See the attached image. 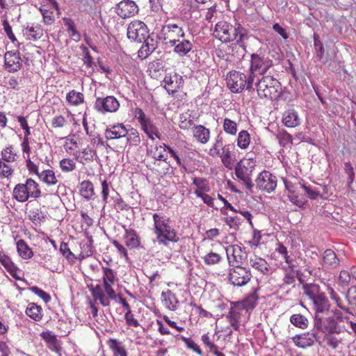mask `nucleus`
Wrapping results in <instances>:
<instances>
[{
    "mask_svg": "<svg viewBox=\"0 0 356 356\" xmlns=\"http://www.w3.org/2000/svg\"><path fill=\"white\" fill-rule=\"evenodd\" d=\"M63 21L66 27V31L69 33L70 35L76 41L81 39V34L76 29V25L74 20L69 17H63Z\"/></svg>",
    "mask_w": 356,
    "mask_h": 356,
    "instance_id": "obj_47",
    "label": "nucleus"
},
{
    "mask_svg": "<svg viewBox=\"0 0 356 356\" xmlns=\"http://www.w3.org/2000/svg\"><path fill=\"white\" fill-rule=\"evenodd\" d=\"M303 290L304 293L312 300L324 293L321 291L319 285L314 283L304 284Z\"/></svg>",
    "mask_w": 356,
    "mask_h": 356,
    "instance_id": "obj_45",
    "label": "nucleus"
},
{
    "mask_svg": "<svg viewBox=\"0 0 356 356\" xmlns=\"http://www.w3.org/2000/svg\"><path fill=\"white\" fill-rule=\"evenodd\" d=\"M273 66V60L270 58L264 48L260 47L256 52L250 55L249 68L250 74L255 75V72L264 74Z\"/></svg>",
    "mask_w": 356,
    "mask_h": 356,
    "instance_id": "obj_6",
    "label": "nucleus"
},
{
    "mask_svg": "<svg viewBox=\"0 0 356 356\" xmlns=\"http://www.w3.org/2000/svg\"><path fill=\"white\" fill-rule=\"evenodd\" d=\"M41 195L39 184L32 178H27L24 183L16 184L12 193L13 199L20 203H24L30 198H39Z\"/></svg>",
    "mask_w": 356,
    "mask_h": 356,
    "instance_id": "obj_5",
    "label": "nucleus"
},
{
    "mask_svg": "<svg viewBox=\"0 0 356 356\" xmlns=\"http://www.w3.org/2000/svg\"><path fill=\"white\" fill-rule=\"evenodd\" d=\"M185 33L181 26L177 24L165 23L161 26V31L156 35L157 40L167 42V40H177L184 38Z\"/></svg>",
    "mask_w": 356,
    "mask_h": 356,
    "instance_id": "obj_10",
    "label": "nucleus"
},
{
    "mask_svg": "<svg viewBox=\"0 0 356 356\" xmlns=\"http://www.w3.org/2000/svg\"><path fill=\"white\" fill-rule=\"evenodd\" d=\"M257 302V298L254 295L250 296L244 299L241 303H239L243 310H245L246 312L249 310H252Z\"/></svg>",
    "mask_w": 356,
    "mask_h": 356,
    "instance_id": "obj_56",
    "label": "nucleus"
},
{
    "mask_svg": "<svg viewBox=\"0 0 356 356\" xmlns=\"http://www.w3.org/2000/svg\"><path fill=\"white\" fill-rule=\"evenodd\" d=\"M323 264L330 268H336L340 264V260L332 249L325 250L323 257Z\"/></svg>",
    "mask_w": 356,
    "mask_h": 356,
    "instance_id": "obj_38",
    "label": "nucleus"
},
{
    "mask_svg": "<svg viewBox=\"0 0 356 356\" xmlns=\"http://www.w3.org/2000/svg\"><path fill=\"white\" fill-rule=\"evenodd\" d=\"M314 327L325 334H339L341 331L334 316L323 317L318 314H315Z\"/></svg>",
    "mask_w": 356,
    "mask_h": 356,
    "instance_id": "obj_12",
    "label": "nucleus"
},
{
    "mask_svg": "<svg viewBox=\"0 0 356 356\" xmlns=\"http://www.w3.org/2000/svg\"><path fill=\"white\" fill-rule=\"evenodd\" d=\"M30 290L35 295L40 298L45 303H48L51 301V298L50 295L39 287L34 286L31 287Z\"/></svg>",
    "mask_w": 356,
    "mask_h": 356,
    "instance_id": "obj_60",
    "label": "nucleus"
},
{
    "mask_svg": "<svg viewBox=\"0 0 356 356\" xmlns=\"http://www.w3.org/2000/svg\"><path fill=\"white\" fill-rule=\"evenodd\" d=\"M181 340L184 342L186 346L191 350H193L199 355H202L203 352L200 346L191 339L182 336Z\"/></svg>",
    "mask_w": 356,
    "mask_h": 356,
    "instance_id": "obj_59",
    "label": "nucleus"
},
{
    "mask_svg": "<svg viewBox=\"0 0 356 356\" xmlns=\"http://www.w3.org/2000/svg\"><path fill=\"white\" fill-rule=\"evenodd\" d=\"M127 136V142L129 145L138 146L140 143V137L139 132L136 129L131 128L128 130Z\"/></svg>",
    "mask_w": 356,
    "mask_h": 356,
    "instance_id": "obj_51",
    "label": "nucleus"
},
{
    "mask_svg": "<svg viewBox=\"0 0 356 356\" xmlns=\"http://www.w3.org/2000/svg\"><path fill=\"white\" fill-rule=\"evenodd\" d=\"M255 183L259 190L270 193L275 190L277 178L270 172L263 170L258 175Z\"/></svg>",
    "mask_w": 356,
    "mask_h": 356,
    "instance_id": "obj_13",
    "label": "nucleus"
},
{
    "mask_svg": "<svg viewBox=\"0 0 356 356\" xmlns=\"http://www.w3.org/2000/svg\"><path fill=\"white\" fill-rule=\"evenodd\" d=\"M168 77L165 78V82L168 84L170 83L172 87H175L177 89H180L184 87V81L183 76L179 74L175 73L169 77V80H168Z\"/></svg>",
    "mask_w": 356,
    "mask_h": 356,
    "instance_id": "obj_55",
    "label": "nucleus"
},
{
    "mask_svg": "<svg viewBox=\"0 0 356 356\" xmlns=\"http://www.w3.org/2000/svg\"><path fill=\"white\" fill-rule=\"evenodd\" d=\"M59 167L63 172H70L76 169V164L73 159L65 158L60 161Z\"/></svg>",
    "mask_w": 356,
    "mask_h": 356,
    "instance_id": "obj_54",
    "label": "nucleus"
},
{
    "mask_svg": "<svg viewBox=\"0 0 356 356\" xmlns=\"http://www.w3.org/2000/svg\"><path fill=\"white\" fill-rule=\"evenodd\" d=\"M4 66L9 72H15L22 67V60L19 51H8L4 54Z\"/></svg>",
    "mask_w": 356,
    "mask_h": 356,
    "instance_id": "obj_18",
    "label": "nucleus"
},
{
    "mask_svg": "<svg viewBox=\"0 0 356 356\" xmlns=\"http://www.w3.org/2000/svg\"><path fill=\"white\" fill-rule=\"evenodd\" d=\"M67 102L72 106H77L84 101L83 93L76 90H70L66 95Z\"/></svg>",
    "mask_w": 356,
    "mask_h": 356,
    "instance_id": "obj_48",
    "label": "nucleus"
},
{
    "mask_svg": "<svg viewBox=\"0 0 356 356\" xmlns=\"http://www.w3.org/2000/svg\"><path fill=\"white\" fill-rule=\"evenodd\" d=\"M38 177L40 181L48 187L54 186L59 181L55 172L51 169L41 171Z\"/></svg>",
    "mask_w": 356,
    "mask_h": 356,
    "instance_id": "obj_32",
    "label": "nucleus"
},
{
    "mask_svg": "<svg viewBox=\"0 0 356 356\" xmlns=\"http://www.w3.org/2000/svg\"><path fill=\"white\" fill-rule=\"evenodd\" d=\"M290 321L294 326L301 329H305L308 326V320L300 314H293L290 317Z\"/></svg>",
    "mask_w": 356,
    "mask_h": 356,
    "instance_id": "obj_49",
    "label": "nucleus"
},
{
    "mask_svg": "<svg viewBox=\"0 0 356 356\" xmlns=\"http://www.w3.org/2000/svg\"><path fill=\"white\" fill-rule=\"evenodd\" d=\"M221 259L220 254L211 252L204 257V261L207 265H214L218 264Z\"/></svg>",
    "mask_w": 356,
    "mask_h": 356,
    "instance_id": "obj_63",
    "label": "nucleus"
},
{
    "mask_svg": "<svg viewBox=\"0 0 356 356\" xmlns=\"http://www.w3.org/2000/svg\"><path fill=\"white\" fill-rule=\"evenodd\" d=\"M79 193L86 200H91L95 195L93 184L89 180H84L81 182Z\"/></svg>",
    "mask_w": 356,
    "mask_h": 356,
    "instance_id": "obj_40",
    "label": "nucleus"
},
{
    "mask_svg": "<svg viewBox=\"0 0 356 356\" xmlns=\"http://www.w3.org/2000/svg\"><path fill=\"white\" fill-rule=\"evenodd\" d=\"M256 75L245 74L232 70L226 76L227 86L228 89H254V82Z\"/></svg>",
    "mask_w": 356,
    "mask_h": 356,
    "instance_id": "obj_7",
    "label": "nucleus"
},
{
    "mask_svg": "<svg viewBox=\"0 0 356 356\" xmlns=\"http://www.w3.org/2000/svg\"><path fill=\"white\" fill-rule=\"evenodd\" d=\"M95 104L97 109L102 112H115L120 106L118 101L113 96H108L105 98H97Z\"/></svg>",
    "mask_w": 356,
    "mask_h": 356,
    "instance_id": "obj_20",
    "label": "nucleus"
},
{
    "mask_svg": "<svg viewBox=\"0 0 356 356\" xmlns=\"http://www.w3.org/2000/svg\"><path fill=\"white\" fill-rule=\"evenodd\" d=\"M124 238L126 245L131 249L137 248L140 245V236L133 229H125Z\"/></svg>",
    "mask_w": 356,
    "mask_h": 356,
    "instance_id": "obj_36",
    "label": "nucleus"
},
{
    "mask_svg": "<svg viewBox=\"0 0 356 356\" xmlns=\"http://www.w3.org/2000/svg\"><path fill=\"white\" fill-rule=\"evenodd\" d=\"M315 314H323L328 312L330 308V303L325 293L312 300Z\"/></svg>",
    "mask_w": 356,
    "mask_h": 356,
    "instance_id": "obj_29",
    "label": "nucleus"
},
{
    "mask_svg": "<svg viewBox=\"0 0 356 356\" xmlns=\"http://www.w3.org/2000/svg\"><path fill=\"white\" fill-rule=\"evenodd\" d=\"M17 250L22 259H31L33 256V252L32 249L23 239H20L17 242Z\"/></svg>",
    "mask_w": 356,
    "mask_h": 356,
    "instance_id": "obj_46",
    "label": "nucleus"
},
{
    "mask_svg": "<svg viewBox=\"0 0 356 356\" xmlns=\"http://www.w3.org/2000/svg\"><path fill=\"white\" fill-rule=\"evenodd\" d=\"M223 221L232 229H237L241 224V219L238 216H227Z\"/></svg>",
    "mask_w": 356,
    "mask_h": 356,
    "instance_id": "obj_64",
    "label": "nucleus"
},
{
    "mask_svg": "<svg viewBox=\"0 0 356 356\" xmlns=\"http://www.w3.org/2000/svg\"><path fill=\"white\" fill-rule=\"evenodd\" d=\"M161 299L163 307L169 311L175 312L179 306L177 296L170 289L161 293Z\"/></svg>",
    "mask_w": 356,
    "mask_h": 356,
    "instance_id": "obj_23",
    "label": "nucleus"
},
{
    "mask_svg": "<svg viewBox=\"0 0 356 356\" xmlns=\"http://www.w3.org/2000/svg\"><path fill=\"white\" fill-rule=\"evenodd\" d=\"M250 143V136L247 131L242 130L238 133L237 145L241 149H246Z\"/></svg>",
    "mask_w": 356,
    "mask_h": 356,
    "instance_id": "obj_52",
    "label": "nucleus"
},
{
    "mask_svg": "<svg viewBox=\"0 0 356 356\" xmlns=\"http://www.w3.org/2000/svg\"><path fill=\"white\" fill-rule=\"evenodd\" d=\"M254 166L255 165H250V162L245 164L243 161H240L235 166V175L237 179L241 181L250 191H252L254 186L252 176Z\"/></svg>",
    "mask_w": 356,
    "mask_h": 356,
    "instance_id": "obj_11",
    "label": "nucleus"
},
{
    "mask_svg": "<svg viewBox=\"0 0 356 356\" xmlns=\"http://www.w3.org/2000/svg\"><path fill=\"white\" fill-rule=\"evenodd\" d=\"M133 115L140 124L141 129L147 134L149 138L154 140L155 136L160 139L158 128L154 124L151 119L145 115L142 108H135L133 111Z\"/></svg>",
    "mask_w": 356,
    "mask_h": 356,
    "instance_id": "obj_8",
    "label": "nucleus"
},
{
    "mask_svg": "<svg viewBox=\"0 0 356 356\" xmlns=\"http://www.w3.org/2000/svg\"><path fill=\"white\" fill-rule=\"evenodd\" d=\"M213 337V335H211L209 332L202 334L201 337L202 343L211 353L218 348L214 343Z\"/></svg>",
    "mask_w": 356,
    "mask_h": 356,
    "instance_id": "obj_53",
    "label": "nucleus"
},
{
    "mask_svg": "<svg viewBox=\"0 0 356 356\" xmlns=\"http://www.w3.org/2000/svg\"><path fill=\"white\" fill-rule=\"evenodd\" d=\"M41 338L45 341L48 348L59 355H61L62 347L56 336L49 331H44L40 334Z\"/></svg>",
    "mask_w": 356,
    "mask_h": 356,
    "instance_id": "obj_25",
    "label": "nucleus"
},
{
    "mask_svg": "<svg viewBox=\"0 0 356 356\" xmlns=\"http://www.w3.org/2000/svg\"><path fill=\"white\" fill-rule=\"evenodd\" d=\"M250 266L263 275H268L270 273V266L264 258L256 254L250 256Z\"/></svg>",
    "mask_w": 356,
    "mask_h": 356,
    "instance_id": "obj_22",
    "label": "nucleus"
},
{
    "mask_svg": "<svg viewBox=\"0 0 356 356\" xmlns=\"http://www.w3.org/2000/svg\"><path fill=\"white\" fill-rule=\"evenodd\" d=\"M148 33L149 29L143 22L134 20L128 25L127 35L131 42L142 43L147 38Z\"/></svg>",
    "mask_w": 356,
    "mask_h": 356,
    "instance_id": "obj_9",
    "label": "nucleus"
},
{
    "mask_svg": "<svg viewBox=\"0 0 356 356\" xmlns=\"http://www.w3.org/2000/svg\"><path fill=\"white\" fill-rule=\"evenodd\" d=\"M220 157L225 168L229 170L233 169L236 162V156L229 148L222 149V152L220 155Z\"/></svg>",
    "mask_w": 356,
    "mask_h": 356,
    "instance_id": "obj_42",
    "label": "nucleus"
},
{
    "mask_svg": "<svg viewBox=\"0 0 356 356\" xmlns=\"http://www.w3.org/2000/svg\"><path fill=\"white\" fill-rule=\"evenodd\" d=\"M2 159H0V178L8 179L13 175L14 169L9 164Z\"/></svg>",
    "mask_w": 356,
    "mask_h": 356,
    "instance_id": "obj_50",
    "label": "nucleus"
},
{
    "mask_svg": "<svg viewBox=\"0 0 356 356\" xmlns=\"http://www.w3.org/2000/svg\"><path fill=\"white\" fill-rule=\"evenodd\" d=\"M242 307L239 303L235 304L230 308L226 318L230 325L235 330H238L240 328V321L243 312Z\"/></svg>",
    "mask_w": 356,
    "mask_h": 356,
    "instance_id": "obj_24",
    "label": "nucleus"
},
{
    "mask_svg": "<svg viewBox=\"0 0 356 356\" xmlns=\"http://www.w3.org/2000/svg\"><path fill=\"white\" fill-rule=\"evenodd\" d=\"M138 6L132 0H123L118 3L115 8V12L122 19L134 17L138 13Z\"/></svg>",
    "mask_w": 356,
    "mask_h": 356,
    "instance_id": "obj_17",
    "label": "nucleus"
},
{
    "mask_svg": "<svg viewBox=\"0 0 356 356\" xmlns=\"http://www.w3.org/2000/svg\"><path fill=\"white\" fill-rule=\"evenodd\" d=\"M215 32L225 42L236 41L240 47H245L244 40L248 38V30L238 22L232 25L225 21L218 22L215 26Z\"/></svg>",
    "mask_w": 356,
    "mask_h": 356,
    "instance_id": "obj_3",
    "label": "nucleus"
},
{
    "mask_svg": "<svg viewBox=\"0 0 356 356\" xmlns=\"http://www.w3.org/2000/svg\"><path fill=\"white\" fill-rule=\"evenodd\" d=\"M167 147L165 144L150 145L147 147V155L155 160L151 168L160 176L170 173V165L168 160Z\"/></svg>",
    "mask_w": 356,
    "mask_h": 356,
    "instance_id": "obj_4",
    "label": "nucleus"
},
{
    "mask_svg": "<svg viewBox=\"0 0 356 356\" xmlns=\"http://www.w3.org/2000/svg\"><path fill=\"white\" fill-rule=\"evenodd\" d=\"M251 279L250 272L241 266H235L229 270V280L234 286H241Z\"/></svg>",
    "mask_w": 356,
    "mask_h": 356,
    "instance_id": "obj_14",
    "label": "nucleus"
},
{
    "mask_svg": "<svg viewBox=\"0 0 356 356\" xmlns=\"http://www.w3.org/2000/svg\"><path fill=\"white\" fill-rule=\"evenodd\" d=\"M346 298L349 305L356 307V286H352L348 289Z\"/></svg>",
    "mask_w": 356,
    "mask_h": 356,
    "instance_id": "obj_62",
    "label": "nucleus"
},
{
    "mask_svg": "<svg viewBox=\"0 0 356 356\" xmlns=\"http://www.w3.org/2000/svg\"><path fill=\"white\" fill-rule=\"evenodd\" d=\"M27 215L28 218L35 225H40L47 218L46 214L38 206L31 207L28 210Z\"/></svg>",
    "mask_w": 356,
    "mask_h": 356,
    "instance_id": "obj_34",
    "label": "nucleus"
},
{
    "mask_svg": "<svg viewBox=\"0 0 356 356\" xmlns=\"http://www.w3.org/2000/svg\"><path fill=\"white\" fill-rule=\"evenodd\" d=\"M143 44L138 50V57L140 58H146L151 55L158 47V41L154 37V33H147V38L143 41Z\"/></svg>",
    "mask_w": 356,
    "mask_h": 356,
    "instance_id": "obj_19",
    "label": "nucleus"
},
{
    "mask_svg": "<svg viewBox=\"0 0 356 356\" xmlns=\"http://www.w3.org/2000/svg\"><path fill=\"white\" fill-rule=\"evenodd\" d=\"M334 333H326L325 335V341L329 347L332 349H337L341 343V340L333 335Z\"/></svg>",
    "mask_w": 356,
    "mask_h": 356,
    "instance_id": "obj_58",
    "label": "nucleus"
},
{
    "mask_svg": "<svg viewBox=\"0 0 356 356\" xmlns=\"http://www.w3.org/2000/svg\"><path fill=\"white\" fill-rule=\"evenodd\" d=\"M102 270L103 284L91 285L89 289L95 302L98 301L102 306L107 307L110 305V300L117 298L113 285L118 281V278L116 273L109 267L104 266Z\"/></svg>",
    "mask_w": 356,
    "mask_h": 356,
    "instance_id": "obj_1",
    "label": "nucleus"
},
{
    "mask_svg": "<svg viewBox=\"0 0 356 356\" xmlns=\"http://www.w3.org/2000/svg\"><path fill=\"white\" fill-rule=\"evenodd\" d=\"M76 160L82 164L88 163L94 160L96 155V151L87 147L84 148L81 152H76L73 154Z\"/></svg>",
    "mask_w": 356,
    "mask_h": 356,
    "instance_id": "obj_39",
    "label": "nucleus"
},
{
    "mask_svg": "<svg viewBox=\"0 0 356 356\" xmlns=\"http://www.w3.org/2000/svg\"><path fill=\"white\" fill-rule=\"evenodd\" d=\"M171 47H174L173 51L179 57L186 56L193 49V41L181 38L177 40H170L165 42Z\"/></svg>",
    "mask_w": 356,
    "mask_h": 356,
    "instance_id": "obj_16",
    "label": "nucleus"
},
{
    "mask_svg": "<svg viewBox=\"0 0 356 356\" xmlns=\"http://www.w3.org/2000/svg\"><path fill=\"white\" fill-rule=\"evenodd\" d=\"M256 81L254 82V86L256 89H270L276 88L279 86L280 82L272 76H264L259 79L256 76Z\"/></svg>",
    "mask_w": 356,
    "mask_h": 356,
    "instance_id": "obj_27",
    "label": "nucleus"
},
{
    "mask_svg": "<svg viewBox=\"0 0 356 356\" xmlns=\"http://www.w3.org/2000/svg\"><path fill=\"white\" fill-rule=\"evenodd\" d=\"M152 218L154 233L160 245L167 246L169 242L177 243L179 241L176 230L171 225L170 218L162 213H154Z\"/></svg>",
    "mask_w": 356,
    "mask_h": 356,
    "instance_id": "obj_2",
    "label": "nucleus"
},
{
    "mask_svg": "<svg viewBox=\"0 0 356 356\" xmlns=\"http://www.w3.org/2000/svg\"><path fill=\"white\" fill-rule=\"evenodd\" d=\"M128 134V129L122 123L111 124L105 130V138L107 140H115L125 137Z\"/></svg>",
    "mask_w": 356,
    "mask_h": 356,
    "instance_id": "obj_21",
    "label": "nucleus"
},
{
    "mask_svg": "<svg viewBox=\"0 0 356 356\" xmlns=\"http://www.w3.org/2000/svg\"><path fill=\"white\" fill-rule=\"evenodd\" d=\"M282 122L289 128H293L298 126L300 122L298 113L293 109L286 111L283 113Z\"/></svg>",
    "mask_w": 356,
    "mask_h": 356,
    "instance_id": "obj_37",
    "label": "nucleus"
},
{
    "mask_svg": "<svg viewBox=\"0 0 356 356\" xmlns=\"http://www.w3.org/2000/svg\"><path fill=\"white\" fill-rule=\"evenodd\" d=\"M63 147L67 152L71 153L78 147V143L74 136L65 137Z\"/></svg>",
    "mask_w": 356,
    "mask_h": 356,
    "instance_id": "obj_61",
    "label": "nucleus"
},
{
    "mask_svg": "<svg viewBox=\"0 0 356 356\" xmlns=\"http://www.w3.org/2000/svg\"><path fill=\"white\" fill-rule=\"evenodd\" d=\"M113 356H128V353L124 346L115 339H109L107 341Z\"/></svg>",
    "mask_w": 356,
    "mask_h": 356,
    "instance_id": "obj_41",
    "label": "nucleus"
},
{
    "mask_svg": "<svg viewBox=\"0 0 356 356\" xmlns=\"http://www.w3.org/2000/svg\"><path fill=\"white\" fill-rule=\"evenodd\" d=\"M223 129L227 134L234 136L237 132V124L234 121L225 118L223 122Z\"/></svg>",
    "mask_w": 356,
    "mask_h": 356,
    "instance_id": "obj_57",
    "label": "nucleus"
},
{
    "mask_svg": "<svg viewBox=\"0 0 356 356\" xmlns=\"http://www.w3.org/2000/svg\"><path fill=\"white\" fill-rule=\"evenodd\" d=\"M193 185L195 186L194 194L195 195L203 193H209L211 186L208 179L200 177H193Z\"/></svg>",
    "mask_w": 356,
    "mask_h": 356,
    "instance_id": "obj_33",
    "label": "nucleus"
},
{
    "mask_svg": "<svg viewBox=\"0 0 356 356\" xmlns=\"http://www.w3.org/2000/svg\"><path fill=\"white\" fill-rule=\"evenodd\" d=\"M1 154V158H0V159H2L7 163H14L19 157L13 145H12L3 148Z\"/></svg>",
    "mask_w": 356,
    "mask_h": 356,
    "instance_id": "obj_44",
    "label": "nucleus"
},
{
    "mask_svg": "<svg viewBox=\"0 0 356 356\" xmlns=\"http://www.w3.org/2000/svg\"><path fill=\"white\" fill-rule=\"evenodd\" d=\"M315 339V334L304 332L294 336L292 341L297 347L304 349L313 346Z\"/></svg>",
    "mask_w": 356,
    "mask_h": 356,
    "instance_id": "obj_26",
    "label": "nucleus"
},
{
    "mask_svg": "<svg viewBox=\"0 0 356 356\" xmlns=\"http://www.w3.org/2000/svg\"><path fill=\"white\" fill-rule=\"evenodd\" d=\"M0 263L13 277L18 280H22V277L19 275V269L14 264L8 256L0 254Z\"/></svg>",
    "mask_w": 356,
    "mask_h": 356,
    "instance_id": "obj_30",
    "label": "nucleus"
},
{
    "mask_svg": "<svg viewBox=\"0 0 356 356\" xmlns=\"http://www.w3.org/2000/svg\"><path fill=\"white\" fill-rule=\"evenodd\" d=\"M313 38L315 57L317 60L322 61L325 58V53L324 45L321 41L319 35L317 33H314Z\"/></svg>",
    "mask_w": 356,
    "mask_h": 356,
    "instance_id": "obj_43",
    "label": "nucleus"
},
{
    "mask_svg": "<svg viewBox=\"0 0 356 356\" xmlns=\"http://www.w3.org/2000/svg\"><path fill=\"white\" fill-rule=\"evenodd\" d=\"M225 250L230 266H241L247 259L246 252L237 245H229Z\"/></svg>",
    "mask_w": 356,
    "mask_h": 356,
    "instance_id": "obj_15",
    "label": "nucleus"
},
{
    "mask_svg": "<svg viewBox=\"0 0 356 356\" xmlns=\"http://www.w3.org/2000/svg\"><path fill=\"white\" fill-rule=\"evenodd\" d=\"M193 138L202 144H206L210 139V131L203 125H195L192 129Z\"/></svg>",
    "mask_w": 356,
    "mask_h": 356,
    "instance_id": "obj_31",
    "label": "nucleus"
},
{
    "mask_svg": "<svg viewBox=\"0 0 356 356\" xmlns=\"http://www.w3.org/2000/svg\"><path fill=\"white\" fill-rule=\"evenodd\" d=\"M25 314L35 322L40 321L44 316L42 307L35 302H29L28 304Z\"/></svg>",
    "mask_w": 356,
    "mask_h": 356,
    "instance_id": "obj_35",
    "label": "nucleus"
},
{
    "mask_svg": "<svg viewBox=\"0 0 356 356\" xmlns=\"http://www.w3.org/2000/svg\"><path fill=\"white\" fill-rule=\"evenodd\" d=\"M86 239L83 240L80 244L81 247V252L79 254V259L83 260L88 257L92 255L95 251V247L93 245V238L92 236L86 234Z\"/></svg>",
    "mask_w": 356,
    "mask_h": 356,
    "instance_id": "obj_28",
    "label": "nucleus"
}]
</instances>
